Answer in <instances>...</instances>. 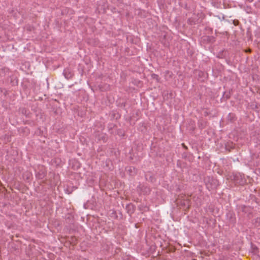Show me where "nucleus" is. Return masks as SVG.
Returning a JSON list of instances; mask_svg holds the SVG:
<instances>
[{
	"instance_id": "4468645a",
	"label": "nucleus",
	"mask_w": 260,
	"mask_h": 260,
	"mask_svg": "<svg viewBox=\"0 0 260 260\" xmlns=\"http://www.w3.org/2000/svg\"><path fill=\"white\" fill-rule=\"evenodd\" d=\"M255 222L258 223V224L260 225V217H257L255 219Z\"/></svg>"
},
{
	"instance_id": "f257e3e1",
	"label": "nucleus",
	"mask_w": 260,
	"mask_h": 260,
	"mask_svg": "<svg viewBox=\"0 0 260 260\" xmlns=\"http://www.w3.org/2000/svg\"><path fill=\"white\" fill-rule=\"evenodd\" d=\"M206 185L208 188L210 187L211 189L215 188L218 185V181L213 178H209Z\"/></svg>"
},
{
	"instance_id": "2eb2a0df",
	"label": "nucleus",
	"mask_w": 260,
	"mask_h": 260,
	"mask_svg": "<svg viewBox=\"0 0 260 260\" xmlns=\"http://www.w3.org/2000/svg\"><path fill=\"white\" fill-rule=\"evenodd\" d=\"M240 177H241V176H240ZM239 177V176L238 175H235V177H234V179L236 180V181H238V178Z\"/></svg>"
},
{
	"instance_id": "39448f33",
	"label": "nucleus",
	"mask_w": 260,
	"mask_h": 260,
	"mask_svg": "<svg viewBox=\"0 0 260 260\" xmlns=\"http://www.w3.org/2000/svg\"><path fill=\"white\" fill-rule=\"evenodd\" d=\"M227 119L231 122H234L236 120L235 114L232 113H230L228 114Z\"/></svg>"
},
{
	"instance_id": "9b49d317",
	"label": "nucleus",
	"mask_w": 260,
	"mask_h": 260,
	"mask_svg": "<svg viewBox=\"0 0 260 260\" xmlns=\"http://www.w3.org/2000/svg\"><path fill=\"white\" fill-rule=\"evenodd\" d=\"M151 77L153 79H155L157 82H159V78L158 75L155 74H152Z\"/></svg>"
},
{
	"instance_id": "0eeeda50",
	"label": "nucleus",
	"mask_w": 260,
	"mask_h": 260,
	"mask_svg": "<svg viewBox=\"0 0 260 260\" xmlns=\"http://www.w3.org/2000/svg\"><path fill=\"white\" fill-rule=\"evenodd\" d=\"M77 188L76 187H75V186H72V187H68L67 189H66V192L68 193V194H71L73 191V190Z\"/></svg>"
},
{
	"instance_id": "f3484780",
	"label": "nucleus",
	"mask_w": 260,
	"mask_h": 260,
	"mask_svg": "<svg viewBox=\"0 0 260 260\" xmlns=\"http://www.w3.org/2000/svg\"><path fill=\"white\" fill-rule=\"evenodd\" d=\"M247 52H251V49H248L247 51H246Z\"/></svg>"
},
{
	"instance_id": "412c9836",
	"label": "nucleus",
	"mask_w": 260,
	"mask_h": 260,
	"mask_svg": "<svg viewBox=\"0 0 260 260\" xmlns=\"http://www.w3.org/2000/svg\"><path fill=\"white\" fill-rule=\"evenodd\" d=\"M249 2H252L253 0H248Z\"/></svg>"
},
{
	"instance_id": "6e6552de",
	"label": "nucleus",
	"mask_w": 260,
	"mask_h": 260,
	"mask_svg": "<svg viewBox=\"0 0 260 260\" xmlns=\"http://www.w3.org/2000/svg\"><path fill=\"white\" fill-rule=\"evenodd\" d=\"M21 113H22L23 115H25V116H27V115H28V114H29V111H28V110H27V109H26V108H22V109H21Z\"/></svg>"
},
{
	"instance_id": "20e7f679",
	"label": "nucleus",
	"mask_w": 260,
	"mask_h": 260,
	"mask_svg": "<svg viewBox=\"0 0 260 260\" xmlns=\"http://www.w3.org/2000/svg\"><path fill=\"white\" fill-rule=\"evenodd\" d=\"M45 176L46 173L42 170L40 171L36 174V177L39 179H43Z\"/></svg>"
},
{
	"instance_id": "f03ea898",
	"label": "nucleus",
	"mask_w": 260,
	"mask_h": 260,
	"mask_svg": "<svg viewBox=\"0 0 260 260\" xmlns=\"http://www.w3.org/2000/svg\"><path fill=\"white\" fill-rule=\"evenodd\" d=\"M125 209H126V210L127 211V212L129 215H131L132 214H133L135 212V206L133 204L130 203V204H127L126 206Z\"/></svg>"
},
{
	"instance_id": "f8f14e48",
	"label": "nucleus",
	"mask_w": 260,
	"mask_h": 260,
	"mask_svg": "<svg viewBox=\"0 0 260 260\" xmlns=\"http://www.w3.org/2000/svg\"><path fill=\"white\" fill-rule=\"evenodd\" d=\"M233 23L234 25L235 26H238L240 24V22L238 20H237V19H235L233 20Z\"/></svg>"
},
{
	"instance_id": "7ed1b4c3",
	"label": "nucleus",
	"mask_w": 260,
	"mask_h": 260,
	"mask_svg": "<svg viewBox=\"0 0 260 260\" xmlns=\"http://www.w3.org/2000/svg\"><path fill=\"white\" fill-rule=\"evenodd\" d=\"M64 77L67 79H71L73 76V73L68 69H66L63 71Z\"/></svg>"
},
{
	"instance_id": "aec40b11",
	"label": "nucleus",
	"mask_w": 260,
	"mask_h": 260,
	"mask_svg": "<svg viewBox=\"0 0 260 260\" xmlns=\"http://www.w3.org/2000/svg\"><path fill=\"white\" fill-rule=\"evenodd\" d=\"M26 179H27V180H28V179H29V176H27V177H26Z\"/></svg>"
},
{
	"instance_id": "a211bd4d",
	"label": "nucleus",
	"mask_w": 260,
	"mask_h": 260,
	"mask_svg": "<svg viewBox=\"0 0 260 260\" xmlns=\"http://www.w3.org/2000/svg\"><path fill=\"white\" fill-rule=\"evenodd\" d=\"M182 146H183L184 148H185V149H187V147H186L184 145V144H182Z\"/></svg>"
},
{
	"instance_id": "6ab92c4d",
	"label": "nucleus",
	"mask_w": 260,
	"mask_h": 260,
	"mask_svg": "<svg viewBox=\"0 0 260 260\" xmlns=\"http://www.w3.org/2000/svg\"><path fill=\"white\" fill-rule=\"evenodd\" d=\"M201 125L202 128H203L204 127V125H203V124L202 123H201Z\"/></svg>"
},
{
	"instance_id": "423d86ee",
	"label": "nucleus",
	"mask_w": 260,
	"mask_h": 260,
	"mask_svg": "<svg viewBox=\"0 0 260 260\" xmlns=\"http://www.w3.org/2000/svg\"><path fill=\"white\" fill-rule=\"evenodd\" d=\"M234 148V146L233 145L232 143H228L225 144V149L226 150H228L229 151H231V149H233Z\"/></svg>"
},
{
	"instance_id": "9d476101",
	"label": "nucleus",
	"mask_w": 260,
	"mask_h": 260,
	"mask_svg": "<svg viewBox=\"0 0 260 260\" xmlns=\"http://www.w3.org/2000/svg\"><path fill=\"white\" fill-rule=\"evenodd\" d=\"M249 208L248 207H246L245 206H242L241 207V210L243 212H249Z\"/></svg>"
},
{
	"instance_id": "1a4fd4ad",
	"label": "nucleus",
	"mask_w": 260,
	"mask_h": 260,
	"mask_svg": "<svg viewBox=\"0 0 260 260\" xmlns=\"http://www.w3.org/2000/svg\"><path fill=\"white\" fill-rule=\"evenodd\" d=\"M230 97H231V92H225L224 93L223 95V99H225V100H228V99H230Z\"/></svg>"
},
{
	"instance_id": "ddd939ff",
	"label": "nucleus",
	"mask_w": 260,
	"mask_h": 260,
	"mask_svg": "<svg viewBox=\"0 0 260 260\" xmlns=\"http://www.w3.org/2000/svg\"><path fill=\"white\" fill-rule=\"evenodd\" d=\"M135 168L133 167H130L128 169V172H129L131 175H132L133 171H135Z\"/></svg>"
},
{
	"instance_id": "dca6fc26",
	"label": "nucleus",
	"mask_w": 260,
	"mask_h": 260,
	"mask_svg": "<svg viewBox=\"0 0 260 260\" xmlns=\"http://www.w3.org/2000/svg\"><path fill=\"white\" fill-rule=\"evenodd\" d=\"M153 177L152 176L150 177V180L151 182L153 181Z\"/></svg>"
}]
</instances>
